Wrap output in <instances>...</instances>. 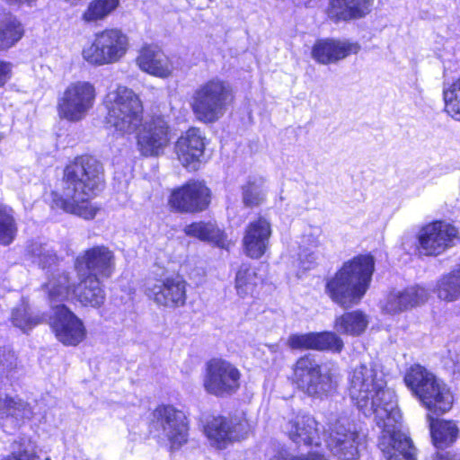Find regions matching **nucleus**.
I'll use <instances>...</instances> for the list:
<instances>
[{
  "mask_svg": "<svg viewBox=\"0 0 460 460\" xmlns=\"http://www.w3.org/2000/svg\"><path fill=\"white\" fill-rule=\"evenodd\" d=\"M349 396L366 417L381 429L379 447L386 460H416V448L401 430L402 414L394 390L374 363L361 364L349 376Z\"/></svg>",
  "mask_w": 460,
  "mask_h": 460,
  "instance_id": "f257e3e1",
  "label": "nucleus"
},
{
  "mask_svg": "<svg viewBox=\"0 0 460 460\" xmlns=\"http://www.w3.org/2000/svg\"><path fill=\"white\" fill-rule=\"evenodd\" d=\"M103 183L102 164L92 155L77 156L65 167L62 190L53 193V202L66 212L93 218L95 212L88 208L87 202L102 190Z\"/></svg>",
  "mask_w": 460,
  "mask_h": 460,
  "instance_id": "f03ea898",
  "label": "nucleus"
},
{
  "mask_svg": "<svg viewBox=\"0 0 460 460\" xmlns=\"http://www.w3.org/2000/svg\"><path fill=\"white\" fill-rule=\"evenodd\" d=\"M375 270L374 257L361 254L344 262L341 269L327 280L326 293L333 302L348 309L359 303L368 289Z\"/></svg>",
  "mask_w": 460,
  "mask_h": 460,
  "instance_id": "7ed1b4c3",
  "label": "nucleus"
},
{
  "mask_svg": "<svg viewBox=\"0 0 460 460\" xmlns=\"http://www.w3.org/2000/svg\"><path fill=\"white\" fill-rule=\"evenodd\" d=\"M27 253L32 263L46 270L47 282L42 288L48 293L52 316H76L62 301L74 288L68 273L58 267L59 259L54 249L48 243L33 242L27 247Z\"/></svg>",
  "mask_w": 460,
  "mask_h": 460,
  "instance_id": "20e7f679",
  "label": "nucleus"
},
{
  "mask_svg": "<svg viewBox=\"0 0 460 460\" xmlns=\"http://www.w3.org/2000/svg\"><path fill=\"white\" fill-rule=\"evenodd\" d=\"M232 100L230 84L219 78H213L194 90L190 107L199 121L212 124L226 114Z\"/></svg>",
  "mask_w": 460,
  "mask_h": 460,
  "instance_id": "39448f33",
  "label": "nucleus"
},
{
  "mask_svg": "<svg viewBox=\"0 0 460 460\" xmlns=\"http://www.w3.org/2000/svg\"><path fill=\"white\" fill-rule=\"evenodd\" d=\"M107 124L120 134H132L143 120V106L139 97L129 88L119 85L105 98Z\"/></svg>",
  "mask_w": 460,
  "mask_h": 460,
  "instance_id": "423d86ee",
  "label": "nucleus"
},
{
  "mask_svg": "<svg viewBox=\"0 0 460 460\" xmlns=\"http://www.w3.org/2000/svg\"><path fill=\"white\" fill-rule=\"evenodd\" d=\"M293 382L309 396L323 398L333 394L338 378L331 368L322 367L311 356L300 358L293 367Z\"/></svg>",
  "mask_w": 460,
  "mask_h": 460,
  "instance_id": "0eeeda50",
  "label": "nucleus"
},
{
  "mask_svg": "<svg viewBox=\"0 0 460 460\" xmlns=\"http://www.w3.org/2000/svg\"><path fill=\"white\" fill-rule=\"evenodd\" d=\"M128 40L118 29H106L95 34L93 43L83 49V58L94 66L114 64L126 54Z\"/></svg>",
  "mask_w": 460,
  "mask_h": 460,
  "instance_id": "6e6552de",
  "label": "nucleus"
},
{
  "mask_svg": "<svg viewBox=\"0 0 460 460\" xmlns=\"http://www.w3.org/2000/svg\"><path fill=\"white\" fill-rule=\"evenodd\" d=\"M94 100L95 88L92 84L82 81L72 83L58 100V115L68 121H80L92 109Z\"/></svg>",
  "mask_w": 460,
  "mask_h": 460,
  "instance_id": "1a4fd4ad",
  "label": "nucleus"
},
{
  "mask_svg": "<svg viewBox=\"0 0 460 460\" xmlns=\"http://www.w3.org/2000/svg\"><path fill=\"white\" fill-rule=\"evenodd\" d=\"M240 378L241 373L234 365L222 358H213L206 364L202 384L208 394L223 397L239 389Z\"/></svg>",
  "mask_w": 460,
  "mask_h": 460,
  "instance_id": "9d476101",
  "label": "nucleus"
},
{
  "mask_svg": "<svg viewBox=\"0 0 460 460\" xmlns=\"http://www.w3.org/2000/svg\"><path fill=\"white\" fill-rule=\"evenodd\" d=\"M152 425L161 431L172 449H179L188 441V423L185 414L171 405H160L153 411Z\"/></svg>",
  "mask_w": 460,
  "mask_h": 460,
  "instance_id": "9b49d317",
  "label": "nucleus"
},
{
  "mask_svg": "<svg viewBox=\"0 0 460 460\" xmlns=\"http://www.w3.org/2000/svg\"><path fill=\"white\" fill-rule=\"evenodd\" d=\"M417 238L420 252L429 256L441 254L455 246L459 240L458 230L445 221H435L424 226Z\"/></svg>",
  "mask_w": 460,
  "mask_h": 460,
  "instance_id": "f8f14e48",
  "label": "nucleus"
},
{
  "mask_svg": "<svg viewBox=\"0 0 460 460\" xmlns=\"http://www.w3.org/2000/svg\"><path fill=\"white\" fill-rule=\"evenodd\" d=\"M249 431L247 420L243 417H214L205 426V434L211 445L226 448L234 441L243 439Z\"/></svg>",
  "mask_w": 460,
  "mask_h": 460,
  "instance_id": "ddd939ff",
  "label": "nucleus"
},
{
  "mask_svg": "<svg viewBox=\"0 0 460 460\" xmlns=\"http://www.w3.org/2000/svg\"><path fill=\"white\" fill-rule=\"evenodd\" d=\"M75 267L79 277L94 275L108 279L115 269V256L106 246H94L76 258Z\"/></svg>",
  "mask_w": 460,
  "mask_h": 460,
  "instance_id": "4468645a",
  "label": "nucleus"
},
{
  "mask_svg": "<svg viewBox=\"0 0 460 460\" xmlns=\"http://www.w3.org/2000/svg\"><path fill=\"white\" fill-rule=\"evenodd\" d=\"M169 202L178 211H202L210 203V190L203 181H190L172 191Z\"/></svg>",
  "mask_w": 460,
  "mask_h": 460,
  "instance_id": "2eb2a0df",
  "label": "nucleus"
},
{
  "mask_svg": "<svg viewBox=\"0 0 460 460\" xmlns=\"http://www.w3.org/2000/svg\"><path fill=\"white\" fill-rule=\"evenodd\" d=\"M146 295L160 306L176 308L186 301V282L180 277L147 283Z\"/></svg>",
  "mask_w": 460,
  "mask_h": 460,
  "instance_id": "dca6fc26",
  "label": "nucleus"
},
{
  "mask_svg": "<svg viewBox=\"0 0 460 460\" xmlns=\"http://www.w3.org/2000/svg\"><path fill=\"white\" fill-rule=\"evenodd\" d=\"M169 127L161 117L153 118L143 125L137 135V146L145 156L159 155L169 142Z\"/></svg>",
  "mask_w": 460,
  "mask_h": 460,
  "instance_id": "f3484780",
  "label": "nucleus"
},
{
  "mask_svg": "<svg viewBox=\"0 0 460 460\" xmlns=\"http://www.w3.org/2000/svg\"><path fill=\"white\" fill-rule=\"evenodd\" d=\"M359 435L357 431L337 421L331 429L327 447L333 456L341 460H353L358 454Z\"/></svg>",
  "mask_w": 460,
  "mask_h": 460,
  "instance_id": "a211bd4d",
  "label": "nucleus"
},
{
  "mask_svg": "<svg viewBox=\"0 0 460 460\" xmlns=\"http://www.w3.org/2000/svg\"><path fill=\"white\" fill-rule=\"evenodd\" d=\"M205 143L199 129L190 128L175 144L181 164L189 171H197L202 162Z\"/></svg>",
  "mask_w": 460,
  "mask_h": 460,
  "instance_id": "6ab92c4d",
  "label": "nucleus"
},
{
  "mask_svg": "<svg viewBox=\"0 0 460 460\" xmlns=\"http://www.w3.org/2000/svg\"><path fill=\"white\" fill-rule=\"evenodd\" d=\"M270 235L271 226L266 218L259 217L250 222L243 238L244 253L252 259L261 258L269 247Z\"/></svg>",
  "mask_w": 460,
  "mask_h": 460,
  "instance_id": "aec40b11",
  "label": "nucleus"
},
{
  "mask_svg": "<svg viewBox=\"0 0 460 460\" xmlns=\"http://www.w3.org/2000/svg\"><path fill=\"white\" fill-rule=\"evenodd\" d=\"M359 49L358 43L324 39L315 42L312 56L317 62L327 65L343 59L351 53L356 54Z\"/></svg>",
  "mask_w": 460,
  "mask_h": 460,
  "instance_id": "412c9836",
  "label": "nucleus"
},
{
  "mask_svg": "<svg viewBox=\"0 0 460 460\" xmlns=\"http://www.w3.org/2000/svg\"><path fill=\"white\" fill-rule=\"evenodd\" d=\"M288 345L292 349L341 352L343 348V341L333 332H323L293 334L288 339Z\"/></svg>",
  "mask_w": 460,
  "mask_h": 460,
  "instance_id": "4be33fe9",
  "label": "nucleus"
},
{
  "mask_svg": "<svg viewBox=\"0 0 460 460\" xmlns=\"http://www.w3.org/2000/svg\"><path fill=\"white\" fill-rule=\"evenodd\" d=\"M286 430L296 444L319 445L320 429L315 419L305 413L294 415L287 423Z\"/></svg>",
  "mask_w": 460,
  "mask_h": 460,
  "instance_id": "5701e85b",
  "label": "nucleus"
},
{
  "mask_svg": "<svg viewBox=\"0 0 460 460\" xmlns=\"http://www.w3.org/2000/svg\"><path fill=\"white\" fill-rule=\"evenodd\" d=\"M49 325L57 340L65 346L75 347L84 341L87 331L80 318H50Z\"/></svg>",
  "mask_w": 460,
  "mask_h": 460,
  "instance_id": "b1692460",
  "label": "nucleus"
},
{
  "mask_svg": "<svg viewBox=\"0 0 460 460\" xmlns=\"http://www.w3.org/2000/svg\"><path fill=\"white\" fill-rule=\"evenodd\" d=\"M35 414L33 408L19 397H0V425L4 429H15L23 419Z\"/></svg>",
  "mask_w": 460,
  "mask_h": 460,
  "instance_id": "393cba45",
  "label": "nucleus"
},
{
  "mask_svg": "<svg viewBox=\"0 0 460 460\" xmlns=\"http://www.w3.org/2000/svg\"><path fill=\"white\" fill-rule=\"evenodd\" d=\"M427 298L428 293L423 288H408L402 292L389 294L383 306V311L389 314H401L410 308L420 305Z\"/></svg>",
  "mask_w": 460,
  "mask_h": 460,
  "instance_id": "a878e982",
  "label": "nucleus"
},
{
  "mask_svg": "<svg viewBox=\"0 0 460 460\" xmlns=\"http://www.w3.org/2000/svg\"><path fill=\"white\" fill-rule=\"evenodd\" d=\"M137 62L142 71L157 77L166 78L172 72L169 58L155 46L143 48Z\"/></svg>",
  "mask_w": 460,
  "mask_h": 460,
  "instance_id": "bb28decb",
  "label": "nucleus"
},
{
  "mask_svg": "<svg viewBox=\"0 0 460 460\" xmlns=\"http://www.w3.org/2000/svg\"><path fill=\"white\" fill-rule=\"evenodd\" d=\"M80 278L77 286H74L73 293L83 305L100 306L105 299L104 290L99 278L94 275H84Z\"/></svg>",
  "mask_w": 460,
  "mask_h": 460,
  "instance_id": "cd10ccee",
  "label": "nucleus"
},
{
  "mask_svg": "<svg viewBox=\"0 0 460 460\" xmlns=\"http://www.w3.org/2000/svg\"><path fill=\"white\" fill-rule=\"evenodd\" d=\"M432 390L427 387V397L419 396L423 405L430 411L442 414L448 411L453 405L454 398L450 389L442 381L437 379L432 384Z\"/></svg>",
  "mask_w": 460,
  "mask_h": 460,
  "instance_id": "c85d7f7f",
  "label": "nucleus"
},
{
  "mask_svg": "<svg viewBox=\"0 0 460 460\" xmlns=\"http://www.w3.org/2000/svg\"><path fill=\"white\" fill-rule=\"evenodd\" d=\"M370 7V0H331L330 15L348 21L364 16Z\"/></svg>",
  "mask_w": 460,
  "mask_h": 460,
  "instance_id": "c756f323",
  "label": "nucleus"
},
{
  "mask_svg": "<svg viewBox=\"0 0 460 460\" xmlns=\"http://www.w3.org/2000/svg\"><path fill=\"white\" fill-rule=\"evenodd\" d=\"M434 446L444 448L452 445L457 438L459 429L453 420H434L427 416Z\"/></svg>",
  "mask_w": 460,
  "mask_h": 460,
  "instance_id": "7c9ffc66",
  "label": "nucleus"
},
{
  "mask_svg": "<svg viewBox=\"0 0 460 460\" xmlns=\"http://www.w3.org/2000/svg\"><path fill=\"white\" fill-rule=\"evenodd\" d=\"M436 376L429 372L425 367L420 365H414L407 371L404 381L408 387L419 397H427V387L431 390L434 388L432 384L436 381Z\"/></svg>",
  "mask_w": 460,
  "mask_h": 460,
  "instance_id": "2f4dec72",
  "label": "nucleus"
},
{
  "mask_svg": "<svg viewBox=\"0 0 460 460\" xmlns=\"http://www.w3.org/2000/svg\"><path fill=\"white\" fill-rule=\"evenodd\" d=\"M436 376L429 372L425 367L420 365H414L407 371L404 381L408 387L419 397H427V387L431 390L434 388L432 384L436 381Z\"/></svg>",
  "mask_w": 460,
  "mask_h": 460,
  "instance_id": "473e14b6",
  "label": "nucleus"
},
{
  "mask_svg": "<svg viewBox=\"0 0 460 460\" xmlns=\"http://www.w3.org/2000/svg\"><path fill=\"white\" fill-rule=\"evenodd\" d=\"M23 35L22 23L11 13L0 17V47L9 49L17 43Z\"/></svg>",
  "mask_w": 460,
  "mask_h": 460,
  "instance_id": "72a5a7b5",
  "label": "nucleus"
},
{
  "mask_svg": "<svg viewBox=\"0 0 460 460\" xmlns=\"http://www.w3.org/2000/svg\"><path fill=\"white\" fill-rule=\"evenodd\" d=\"M435 292L438 298L446 301L460 297V266L438 280Z\"/></svg>",
  "mask_w": 460,
  "mask_h": 460,
  "instance_id": "f704fd0d",
  "label": "nucleus"
},
{
  "mask_svg": "<svg viewBox=\"0 0 460 460\" xmlns=\"http://www.w3.org/2000/svg\"><path fill=\"white\" fill-rule=\"evenodd\" d=\"M261 282L255 269L248 264H242L235 276V288L240 296H253L256 288Z\"/></svg>",
  "mask_w": 460,
  "mask_h": 460,
  "instance_id": "c9c22d12",
  "label": "nucleus"
},
{
  "mask_svg": "<svg viewBox=\"0 0 460 460\" xmlns=\"http://www.w3.org/2000/svg\"><path fill=\"white\" fill-rule=\"evenodd\" d=\"M445 111L455 120L460 121V77L443 84Z\"/></svg>",
  "mask_w": 460,
  "mask_h": 460,
  "instance_id": "e433bc0d",
  "label": "nucleus"
},
{
  "mask_svg": "<svg viewBox=\"0 0 460 460\" xmlns=\"http://www.w3.org/2000/svg\"><path fill=\"white\" fill-rule=\"evenodd\" d=\"M243 202L246 207L261 205L266 197L264 182L261 178H249L246 184L242 187Z\"/></svg>",
  "mask_w": 460,
  "mask_h": 460,
  "instance_id": "4c0bfd02",
  "label": "nucleus"
},
{
  "mask_svg": "<svg viewBox=\"0 0 460 460\" xmlns=\"http://www.w3.org/2000/svg\"><path fill=\"white\" fill-rule=\"evenodd\" d=\"M17 234V226L13 217V210L0 203V244H11Z\"/></svg>",
  "mask_w": 460,
  "mask_h": 460,
  "instance_id": "58836bf2",
  "label": "nucleus"
},
{
  "mask_svg": "<svg viewBox=\"0 0 460 460\" xmlns=\"http://www.w3.org/2000/svg\"><path fill=\"white\" fill-rule=\"evenodd\" d=\"M184 233L202 241L218 243L221 232L213 222H195L184 227Z\"/></svg>",
  "mask_w": 460,
  "mask_h": 460,
  "instance_id": "ea45409f",
  "label": "nucleus"
},
{
  "mask_svg": "<svg viewBox=\"0 0 460 460\" xmlns=\"http://www.w3.org/2000/svg\"><path fill=\"white\" fill-rule=\"evenodd\" d=\"M119 0H93L83 14L84 21L87 22L104 19L119 5Z\"/></svg>",
  "mask_w": 460,
  "mask_h": 460,
  "instance_id": "a19ab883",
  "label": "nucleus"
},
{
  "mask_svg": "<svg viewBox=\"0 0 460 460\" xmlns=\"http://www.w3.org/2000/svg\"><path fill=\"white\" fill-rule=\"evenodd\" d=\"M19 373L17 358L14 352L7 347H0V377L13 379Z\"/></svg>",
  "mask_w": 460,
  "mask_h": 460,
  "instance_id": "79ce46f5",
  "label": "nucleus"
},
{
  "mask_svg": "<svg viewBox=\"0 0 460 460\" xmlns=\"http://www.w3.org/2000/svg\"><path fill=\"white\" fill-rule=\"evenodd\" d=\"M366 318H337L335 328L338 332L349 335H359L367 328Z\"/></svg>",
  "mask_w": 460,
  "mask_h": 460,
  "instance_id": "37998d69",
  "label": "nucleus"
},
{
  "mask_svg": "<svg viewBox=\"0 0 460 460\" xmlns=\"http://www.w3.org/2000/svg\"><path fill=\"white\" fill-rule=\"evenodd\" d=\"M40 318H11L12 325L19 328L23 332H28L39 324Z\"/></svg>",
  "mask_w": 460,
  "mask_h": 460,
  "instance_id": "c03bdc74",
  "label": "nucleus"
},
{
  "mask_svg": "<svg viewBox=\"0 0 460 460\" xmlns=\"http://www.w3.org/2000/svg\"><path fill=\"white\" fill-rule=\"evenodd\" d=\"M270 460H328L324 456L315 453H310L306 456H295V457H284L276 456Z\"/></svg>",
  "mask_w": 460,
  "mask_h": 460,
  "instance_id": "a18cd8bd",
  "label": "nucleus"
},
{
  "mask_svg": "<svg viewBox=\"0 0 460 460\" xmlns=\"http://www.w3.org/2000/svg\"><path fill=\"white\" fill-rule=\"evenodd\" d=\"M12 64L0 61V87L3 86L11 77Z\"/></svg>",
  "mask_w": 460,
  "mask_h": 460,
  "instance_id": "49530a36",
  "label": "nucleus"
},
{
  "mask_svg": "<svg viewBox=\"0 0 460 460\" xmlns=\"http://www.w3.org/2000/svg\"><path fill=\"white\" fill-rule=\"evenodd\" d=\"M316 260L317 255L314 252L304 251L303 253L300 254V261L305 270L310 269L312 265L315 263Z\"/></svg>",
  "mask_w": 460,
  "mask_h": 460,
  "instance_id": "de8ad7c7",
  "label": "nucleus"
},
{
  "mask_svg": "<svg viewBox=\"0 0 460 460\" xmlns=\"http://www.w3.org/2000/svg\"><path fill=\"white\" fill-rule=\"evenodd\" d=\"M22 312L21 308H15L13 311L12 316H29L30 313L28 311L27 305H25L24 301H22Z\"/></svg>",
  "mask_w": 460,
  "mask_h": 460,
  "instance_id": "09e8293b",
  "label": "nucleus"
},
{
  "mask_svg": "<svg viewBox=\"0 0 460 460\" xmlns=\"http://www.w3.org/2000/svg\"><path fill=\"white\" fill-rule=\"evenodd\" d=\"M432 460H456L455 457L451 456L449 453L440 454L438 453Z\"/></svg>",
  "mask_w": 460,
  "mask_h": 460,
  "instance_id": "8fccbe9b",
  "label": "nucleus"
},
{
  "mask_svg": "<svg viewBox=\"0 0 460 460\" xmlns=\"http://www.w3.org/2000/svg\"><path fill=\"white\" fill-rule=\"evenodd\" d=\"M4 1L10 4H27L29 5H31L34 2H36V0H4Z\"/></svg>",
  "mask_w": 460,
  "mask_h": 460,
  "instance_id": "3c124183",
  "label": "nucleus"
},
{
  "mask_svg": "<svg viewBox=\"0 0 460 460\" xmlns=\"http://www.w3.org/2000/svg\"><path fill=\"white\" fill-rule=\"evenodd\" d=\"M342 316H358V317H361V316H365V315L361 312H353V313H349V314H343Z\"/></svg>",
  "mask_w": 460,
  "mask_h": 460,
  "instance_id": "603ef678",
  "label": "nucleus"
},
{
  "mask_svg": "<svg viewBox=\"0 0 460 460\" xmlns=\"http://www.w3.org/2000/svg\"><path fill=\"white\" fill-rule=\"evenodd\" d=\"M45 460H50V457H46Z\"/></svg>",
  "mask_w": 460,
  "mask_h": 460,
  "instance_id": "864d4df0",
  "label": "nucleus"
}]
</instances>
